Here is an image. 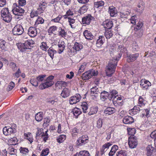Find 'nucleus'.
I'll use <instances>...</instances> for the list:
<instances>
[{"label":"nucleus","mask_w":156,"mask_h":156,"mask_svg":"<svg viewBox=\"0 0 156 156\" xmlns=\"http://www.w3.org/2000/svg\"><path fill=\"white\" fill-rule=\"evenodd\" d=\"M20 27L23 31L20 28V31H22V33L20 32V51L24 52L28 49H30L32 45L34 44V42L32 40H28L27 39L28 35L24 33L23 34V29L22 26L20 25Z\"/></svg>","instance_id":"obj_1"},{"label":"nucleus","mask_w":156,"mask_h":156,"mask_svg":"<svg viewBox=\"0 0 156 156\" xmlns=\"http://www.w3.org/2000/svg\"><path fill=\"white\" fill-rule=\"evenodd\" d=\"M117 62H115L114 60H110L109 62L108 65L106 67V76H111L114 73Z\"/></svg>","instance_id":"obj_2"},{"label":"nucleus","mask_w":156,"mask_h":156,"mask_svg":"<svg viewBox=\"0 0 156 156\" xmlns=\"http://www.w3.org/2000/svg\"><path fill=\"white\" fill-rule=\"evenodd\" d=\"M2 18L5 22L9 23L12 19V16L10 13L8 8H4L1 11Z\"/></svg>","instance_id":"obj_3"},{"label":"nucleus","mask_w":156,"mask_h":156,"mask_svg":"<svg viewBox=\"0 0 156 156\" xmlns=\"http://www.w3.org/2000/svg\"><path fill=\"white\" fill-rule=\"evenodd\" d=\"M98 73L97 70L92 69L85 72L82 75V79L84 80H87L93 76H96Z\"/></svg>","instance_id":"obj_4"},{"label":"nucleus","mask_w":156,"mask_h":156,"mask_svg":"<svg viewBox=\"0 0 156 156\" xmlns=\"http://www.w3.org/2000/svg\"><path fill=\"white\" fill-rule=\"evenodd\" d=\"M3 132L5 135L10 137L15 133V129L9 126H5L3 129Z\"/></svg>","instance_id":"obj_5"},{"label":"nucleus","mask_w":156,"mask_h":156,"mask_svg":"<svg viewBox=\"0 0 156 156\" xmlns=\"http://www.w3.org/2000/svg\"><path fill=\"white\" fill-rule=\"evenodd\" d=\"M128 144L130 148H135L137 145L136 138L135 136H130L129 138Z\"/></svg>","instance_id":"obj_6"},{"label":"nucleus","mask_w":156,"mask_h":156,"mask_svg":"<svg viewBox=\"0 0 156 156\" xmlns=\"http://www.w3.org/2000/svg\"><path fill=\"white\" fill-rule=\"evenodd\" d=\"M18 5L16 3H14L13 5V9H12L13 13L15 15V18H19L20 15V0L18 1Z\"/></svg>","instance_id":"obj_7"},{"label":"nucleus","mask_w":156,"mask_h":156,"mask_svg":"<svg viewBox=\"0 0 156 156\" xmlns=\"http://www.w3.org/2000/svg\"><path fill=\"white\" fill-rule=\"evenodd\" d=\"M81 98V96L79 94H76L75 95L71 97L69 100V103L73 105L79 102Z\"/></svg>","instance_id":"obj_8"},{"label":"nucleus","mask_w":156,"mask_h":156,"mask_svg":"<svg viewBox=\"0 0 156 156\" xmlns=\"http://www.w3.org/2000/svg\"><path fill=\"white\" fill-rule=\"evenodd\" d=\"M139 56L138 53L131 54L128 55L127 56V61L128 62H133L136 60Z\"/></svg>","instance_id":"obj_9"},{"label":"nucleus","mask_w":156,"mask_h":156,"mask_svg":"<svg viewBox=\"0 0 156 156\" xmlns=\"http://www.w3.org/2000/svg\"><path fill=\"white\" fill-rule=\"evenodd\" d=\"M140 85L141 87L146 89H148V87L151 85V83L148 80L143 79L140 81Z\"/></svg>","instance_id":"obj_10"},{"label":"nucleus","mask_w":156,"mask_h":156,"mask_svg":"<svg viewBox=\"0 0 156 156\" xmlns=\"http://www.w3.org/2000/svg\"><path fill=\"white\" fill-rule=\"evenodd\" d=\"M93 18H94L92 16L88 14L87 16L83 18L82 19V23L83 24H86L88 25Z\"/></svg>","instance_id":"obj_11"},{"label":"nucleus","mask_w":156,"mask_h":156,"mask_svg":"<svg viewBox=\"0 0 156 156\" xmlns=\"http://www.w3.org/2000/svg\"><path fill=\"white\" fill-rule=\"evenodd\" d=\"M54 83L53 81H48L46 80V82L43 83L41 84L39 86V88L43 90L46 88L50 87L53 85Z\"/></svg>","instance_id":"obj_12"},{"label":"nucleus","mask_w":156,"mask_h":156,"mask_svg":"<svg viewBox=\"0 0 156 156\" xmlns=\"http://www.w3.org/2000/svg\"><path fill=\"white\" fill-rule=\"evenodd\" d=\"M146 150L147 151V156H150L154 152H156L155 149L151 145H149L147 146L146 148Z\"/></svg>","instance_id":"obj_13"},{"label":"nucleus","mask_w":156,"mask_h":156,"mask_svg":"<svg viewBox=\"0 0 156 156\" xmlns=\"http://www.w3.org/2000/svg\"><path fill=\"white\" fill-rule=\"evenodd\" d=\"M144 3L142 1H140L137 5V11L138 12L141 13L144 9Z\"/></svg>","instance_id":"obj_14"},{"label":"nucleus","mask_w":156,"mask_h":156,"mask_svg":"<svg viewBox=\"0 0 156 156\" xmlns=\"http://www.w3.org/2000/svg\"><path fill=\"white\" fill-rule=\"evenodd\" d=\"M112 145V142H108L104 144L101 150V154H103L106 152L109 148V147Z\"/></svg>","instance_id":"obj_15"},{"label":"nucleus","mask_w":156,"mask_h":156,"mask_svg":"<svg viewBox=\"0 0 156 156\" xmlns=\"http://www.w3.org/2000/svg\"><path fill=\"white\" fill-rule=\"evenodd\" d=\"M122 121L126 124H131L134 122V119L131 116H127L123 118Z\"/></svg>","instance_id":"obj_16"},{"label":"nucleus","mask_w":156,"mask_h":156,"mask_svg":"<svg viewBox=\"0 0 156 156\" xmlns=\"http://www.w3.org/2000/svg\"><path fill=\"white\" fill-rule=\"evenodd\" d=\"M105 41V38L103 36H99L98 39L97 40L96 43V46L98 48H100L103 44Z\"/></svg>","instance_id":"obj_17"},{"label":"nucleus","mask_w":156,"mask_h":156,"mask_svg":"<svg viewBox=\"0 0 156 156\" xmlns=\"http://www.w3.org/2000/svg\"><path fill=\"white\" fill-rule=\"evenodd\" d=\"M115 112V110L114 108L108 107L104 111V113L106 115H110L113 114Z\"/></svg>","instance_id":"obj_18"},{"label":"nucleus","mask_w":156,"mask_h":156,"mask_svg":"<svg viewBox=\"0 0 156 156\" xmlns=\"http://www.w3.org/2000/svg\"><path fill=\"white\" fill-rule=\"evenodd\" d=\"M28 34L31 37H34L37 34L36 29L33 27H30L28 30Z\"/></svg>","instance_id":"obj_19"},{"label":"nucleus","mask_w":156,"mask_h":156,"mask_svg":"<svg viewBox=\"0 0 156 156\" xmlns=\"http://www.w3.org/2000/svg\"><path fill=\"white\" fill-rule=\"evenodd\" d=\"M83 34L85 38L87 39L92 40L94 37L91 32L87 30H85Z\"/></svg>","instance_id":"obj_20"},{"label":"nucleus","mask_w":156,"mask_h":156,"mask_svg":"<svg viewBox=\"0 0 156 156\" xmlns=\"http://www.w3.org/2000/svg\"><path fill=\"white\" fill-rule=\"evenodd\" d=\"M72 112L75 116L76 118H77L79 115L82 113L80 109L76 107L72 109Z\"/></svg>","instance_id":"obj_21"},{"label":"nucleus","mask_w":156,"mask_h":156,"mask_svg":"<svg viewBox=\"0 0 156 156\" xmlns=\"http://www.w3.org/2000/svg\"><path fill=\"white\" fill-rule=\"evenodd\" d=\"M103 25L105 28L110 29L113 26L112 22V21L107 20L103 22Z\"/></svg>","instance_id":"obj_22"},{"label":"nucleus","mask_w":156,"mask_h":156,"mask_svg":"<svg viewBox=\"0 0 156 156\" xmlns=\"http://www.w3.org/2000/svg\"><path fill=\"white\" fill-rule=\"evenodd\" d=\"M69 95V90L66 88H64L62 90L61 95L64 98L68 97Z\"/></svg>","instance_id":"obj_23"},{"label":"nucleus","mask_w":156,"mask_h":156,"mask_svg":"<svg viewBox=\"0 0 156 156\" xmlns=\"http://www.w3.org/2000/svg\"><path fill=\"white\" fill-rule=\"evenodd\" d=\"M108 12L111 16H114L116 15L117 11L115 8L113 6H110L109 8Z\"/></svg>","instance_id":"obj_24"},{"label":"nucleus","mask_w":156,"mask_h":156,"mask_svg":"<svg viewBox=\"0 0 156 156\" xmlns=\"http://www.w3.org/2000/svg\"><path fill=\"white\" fill-rule=\"evenodd\" d=\"M58 35L62 37H65L67 35V32H66L64 29L61 27H59L58 30Z\"/></svg>","instance_id":"obj_25"},{"label":"nucleus","mask_w":156,"mask_h":156,"mask_svg":"<svg viewBox=\"0 0 156 156\" xmlns=\"http://www.w3.org/2000/svg\"><path fill=\"white\" fill-rule=\"evenodd\" d=\"M43 116V113L42 112H40L35 114V118L37 122H40L42 120Z\"/></svg>","instance_id":"obj_26"},{"label":"nucleus","mask_w":156,"mask_h":156,"mask_svg":"<svg viewBox=\"0 0 156 156\" xmlns=\"http://www.w3.org/2000/svg\"><path fill=\"white\" fill-rule=\"evenodd\" d=\"M64 44L65 43L64 41H61L60 43H58V46L59 49L58 52L59 54L61 53L64 50L65 47Z\"/></svg>","instance_id":"obj_27"},{"label":"nucleus","mask_w":156,"mask_h":156,"mask_svg":"<svg viewBox=\"0 0 156 156\" xmlns=\"http://www.w3.org/2000/svg\"><path fill=\"white\" fill-rule=\"evenodd\" d=\"M118 149V147L117 145H114L112 147L111 149L108 154L109 156H113Z\"/></svg>","instance_id":"obj_28"},{"label":"nucleus","mask_w":156,"mask_h":156,"mask_svg":"<svg viewBox=\"0 0 156 156\" xmlns=\"http://www.w3.org/2000/svg\"><path fill=\"white\" fill-rule=\"evenodd\" d=\"M83 48V45L79 43L76 42L73 47V49L76 51H79Z\"/></svg>","instance_id":"obj_29"},{"label":"nucleus","mask_w":156,"mask_h":156,"mask_svg":"<svg viewBox=\"0 0 156 156\" xmlns=\"http://www.w3.org/2000/svg\"><path fill=\"white\" fill-rule=\"evenodd\" d=\"M88 139H85L83 140L82 138H79L76 141V144L78 146H80L83 145V144H85L87 142L86 141Z\"/></svg>","instance_id":"obj_30"},{"label":"nucleus","mask_w":156,"mask_h":156,"mask_svg":"<svg viewBox=\"0 0 156 156\" xmlns=\"http://www.w3.org/2000/svg\"><path fill=\"white\" fill-rule=\"evenodd\" d=\"M47 3L44 2H40L39 4V7L37 9L38 10H40L42 9V10L40 12V13H42L43 12L44 10L45 9V8L47 7Z\"/></svg>","instance_id":"obj_31"},{"label":"nucleus","mask_w":156,"mask_h":156,"mask_svg":"<svg viewBox=\"0 0 156 156\" xmlns=\"http://www.w3.org/2000/svg\"><path fill=\"white\" fill-rule=\"evenodd\" d=\"M48 52V55L52 59L53 58L54 54H56L57 52L56 51L54 50L52 47L49 48Z\"/></svg>","instance_id":"obj_32"},{"label":"nucleus","mask_w":156,"mask_h":156,"mask_svg":"<svg viewBox=\"0 0 156 156\" xmlns=\"http://www.w3.org/2000/svg\"><path fill=\"white\" fill-rule=\"evenodd\" d=\"M18 141L17 138L16 137H13V138H10V139L8 140L9 144L10 145H16Z\"/></svg>","instance_id":"obj_33"},{"label":"nucleus","mask_w":156,"mask_h":156,"mask_svg":"<svg viewBox=\"0 0 156 156\" xmlns=\"http://www.w3.org/2000/svg\"><path fill=\"white\" fill-rule=\"evenodd\" d=\"M117 93V92L115 90H113L110 93L109 96H111V98H113V101L114 103L115 101V99L117 96V95H116Z\"/></svg>","instance_id":"obj_34"},{"label":"nucleus","mask_w":156,"mask_h":156,"mask_svg":"<svg viewBox=\"0 0 156 156\" xmlns=\"http://www.w3.org/2000/svg\"><path fill=\"white\" fill-rule=\"evenodd\" d=\"M88 5L87 4L83 5L80 9L79 12L81 14H83L86 12L88 9Z\"/></svg>","instance_id":"obj_35"},{"label":"nucleus","mask_w":156,"mask_h":156,"mask_svg":"<svg viewBox=\"0 0 156 156\" xmlns=\"http://www.w3.org/2000/svg\"><path fill=\"white\" fill-rule=\"evenodd\" d=\"M20 26L19 25H16L13 28L12 30V33L14 35H20V28L19 27Z\"/></svg>","instance_id":"obj_36"},{"label":"nucleus","mask_w":156,"mask_h":156,"mask_svg":"<svg viewBox=\"0 0 156 156\" xmlns=\"http://www.w3.org/2000/svg\"><path fill=\"white\" fill-rule=\"evenodd\" d=\"M100 94V92L98 91V89L97 87H94L91 89V94L92 96H95L93 94Z\"/></svg>","instance_id":"obj_37"},{"label":"nucleus","mask_w":156,"mask_h":156,"mask_svg":"<svg viewBox=\"0 0 156 156\" xmlns=\"http://www.w3.org/2000/svg\"><path fill=\"white\" fill-rule=\"evenodd\" d=\"M105 35L107 39H109L113 35L112 32L111 30H107L105 32Z\"/></svg>","instance_id":"obj_38"},{"label":"nucleus","mask_w":156,"mask_h":156,"mask_svg":"<svg viewBox=\"0 0 156 156\" xmlns=\"http://www.w3.org/2000/svg\"><path fill=\"white\" fill-rule=\"evenodd\" d=\"M98 110V108L97 106L91 108L90 111L88 113V114L89 115H90L96 114Z\"/></svg>","instance_id":"obj_39"},{"label":"nucleus","mask_w":156,"mask_h":156,"mask_svg":"<svg viewBox=\"0 0 156 156\" xmlns=\"http://www.w3.org/2000/svg\"><path fill=\"white\" fill-rule=\"evenodd\" d=\"M29 152V150L27 148L20 147V153L23 155H25Z\"/></svg>","instance_id":"obj_40"},{"label":"nucleus","mask_w":156,"mask_h":156,"mask_svg":"<svg viewBox=\"0 0 156 156\" xmlns=\"http://www.w3.org/2000/svg\"><path fill=\"white\" fill-rule=\"evenodd\" d=\"M118 49L119 51H120L122 53L124 52L127 53V52L126 48L123 45H119L118 47Z\"/></svg>","instance_id":"obj_41"},{"label":"nucleus","mask_w":156,"mask_h":156,"mask_svg":"<svg viewBox=\"0 0 156 156\" xmlns=\"http://www.w3.org/2000/svg\"><path fill=\"white\" fill-rule=\"evenodd\" d=\"M105 4L104 2L101 1L95 2L94 3V6L96 8H98L104 5Z\"/></svg>","instance_id":"obj_42"},{"label":"nucleus","mask_w":156,"mask_h":156,"mask_svg":"<svg viewBox=\"0 0 156 156\" xmlns=\"http://www.w3.org/2000/svg\"><path fill=\"white\" fill-rule=\"evenodd\" d=\"M66 138V135H61L59 136L58 138L57 139V141L59 143H62L65 140Z\"/></svg>","instance_id":"obj_43"},{"label":"nucleus","mask_w":156,"mask_h":156,"mask_svg":"<svg viewBox=\"0 0 156 156\" xmlns=\"http://www.w3.org/2000/svg\"><path fill=\"white\" fill-rule=\"evenodd\" d=\"M101 94V99H103L102 100L105 101L106 99V98L108 95V93L106 91H104L101 93L100 92Z\"/></svg>","instance_id":"obj_44"},{"label":"nucleus","mask_w":156,"mask_h":156,"mask_svg":"<svg viewBox=\"0 0 156 156\" xmlns=\"http://www.w3.org/2000/svg\"><path fill=\"white\" fill-rule=\"evenodd\" d=\"M86 67V64L85 63H83L80 67L78 73L79 74H80L81 73L83 72Z\"/></svg>","instance_id":"obj_45"},{"label":"nucleus","mask_w":156,"mask_h":156,"mask_svg":"<svg viewBox=\"0 0 156 156\" xmlns=\"http://www.w3.org/2000/svg\"><path fill=\"white\" fill-rule=\"evenodd\" d=\"M57 27L55 26H53L49 27L48 30V32L49 33H53L57 30Z\"/></svg>","instance_id":"obj_46"},{"label":"nucleus","mask_w":156,"mask_h":156,"mask_svg":"<svg viewBox=\"0 0 156 156\" xmlns=\"http://www.w3.org/2000/svg\"><path fill=\"white\" fill-rule=\"evenodd\" d=\"M128 133L129 135H131L130 136H134V135L136 132V129L134 128H128Z\"/></svg>","instance_id":"obj_47"},{"label":"nucleus","mask_w":156,"mask_h":156,"mask_svg":"<svg viewBox=\"0 0 156 156\" xmlns=\"http://www.w3.org/2000/svg\"><path fill=\"white\" fill-rule=\"evenodd\" d=\"M132 51H133L135 53L139 50V48L137 44L136 43H133L132 44Z\"/></svg>","instance_id":"obj_48"},{"label":"nucleus","mask_w":156,"mask_h":156,"mask_svg":"<svg viewBox=\"0 0 156 156\" xmlns=\"http://www.w3.org/2000/svg\"><path fill=\"white\" fill-rule=\"evenodd\" d=\"M30 83L34 86L37 87L38 85V82L37 80V78L36 79H31L30 80Z\"/></svg>","instance_id":"obj_49"},{"label":"nucleus","mask_w":156,"mask_h":156,"mask_svg":"<svg viewBox=\"0 0 156 156\" xmlns=\"http://www.w3.org/2000/svg\"><path fill=\"white\" fill-rule=\"evenodd\" d=\"M5 43L6 42L5 41L2 40H0V47L2 49L5 50L6 48Z\"/></svg>","instance_id":"obj_50"},{"label":"nucleus","mask_w":156,"mask_h":156,"mask_svg":"<svg viewBox=\"0 0 156 156\" xmlns=\"http://www.w3.org/2000/svg\"><path fill=\"white\" fill-rule=\"evenodd\" d=\"M129 14V12L125 11L121 13L120 16L121 18H127Z\"/></svg>","instance_id":"obj_51"},{"label":"nucleus","mask_w":156,"mask_h":156,"mask_svg":"<svg viewBox=\"0 0 156 156\" xmlns=\"http://www.w3.org/2000/svg\"><path fill=\"white\" fill-rule=\"evenodd\" d=\"M46 76V75H41L37 76V79L38 83L40 82H42L44 80V78H45Z\"/></svg>","instance_id":"obj_52"},{"label":"nucleus","mask_w":156,"mask_h":156,"mask_svg":"<svg viewBox=\"0 0 156 156\" xmlns=\"http://www.w3.org/2000/svg\"><path fill=\"white\" fill-rule=\"evenodd\" d=\"M69 20L68 22L69 23V24L71 27L72 28H74L73 24L75 23V20L73 18H71L70 17H68Z\"/></svg>","instance_id":"obj_53"},{"label":"nucleus","mask_w":156,"mask_h":156,"mask_svg":"<svg viewBox=\"0 0 156 156\" xmlns=\"http://www.w3.org/2000/svg\"><path fill=\"white\" fill-rule=\"evenodd\" d=\"M80 156H90L89 152L87 151H80Z\"/></svg>","instance_id":"obj_54"},{"label":"nucleus","mask_w":156,"mask_h":156,"mask_svg":"<svg viewBox=\"0 0 156 156\" xmlns=\"http://www.w3.org/2000/svg\"><path fill=\"white\" fill-rule=\"evenodd\" d=\"M73 12L69 9L66 12V14L64 15L63 17L65 19H66L68 18V17H69V16H72L73 15Z\"/></svg>","instance_id":"obj_55"},{"label":"nucleus","mask_w":156,"mask_h":156,"mask_svg":"<svg viewBox=\"0 0 156 156\" xmlns=\"http://www.w3.org/2000/svg\"><path fill=\"white\" fill-rule=\"evenodd\" d=\"M44 21V20L42 17H39L36 20L35 24L38 25L39 23H43Z\"/></svg>","instance_id":"obj_56"},{"label":"nucleus","mask_w":156,"mask_h":156,"mask_svg":"<svg viewBox=\"0 0 156 156\" xmlns=\"http://www.w3.org/2000/svg\"><path fill=\"white\" fill-rule=\"evenodd\" d=\"M15 84L14 82H11L8 86L7 88V90L9 91L11 90L14 87Z\"/></svg>","instance_id":"obj_57"},{"label":"nucleus","mask_w":156,"mask_h":156,"mask_svg":"<svg viewBox=\"0 0 156 156\" xmlns=\"http://www.w3.org/2000/svg\"><path fill=\"white\" fill-rule=\"evenodd\" d=\"M49 153V149L48 148H46L43 150L41 153V154L43 156L47 155Z\"/></svg>","instance_id":"obj_58"},{"label":"nucleus","mask_w":156,"mask_h":156,"mask_svg":"<svg viewBox=\"0 0 156 156\" xmlns=\"http://www.w3.org/2000/svg\"><path fill=\"white\" fill-rule=\"evenodd\" d=\"M138 104L140 107H141L144 105V100L141 96H140L139 98Z\"/></svg>","instance_id":"obj_59"},{"label":"nucleus","mask_w":156,"mask_h":156,"mask_svg":"<svg viewBox=\"0 0 156 156\" xmlns=\"http://www.w3.org/2000/svg\"><path fill=\"white\" fill-rule=\"evenodd\" d=\"M143 25V23L141 22H139L137 24L136 27L134 28L135 31H137L142 27Z\"/></svg>","instance_id":"obj_60"},{"label":"nucleus","mask_w":156,"mask_h":156,"mask_svg":"<svg viewBox=\"0 0 156 156\" xmlns=\"http://www.w3.org/2000/svg\"><path fill=\"white\" fill-rule=\"evenodd\" d=\"M41 47L43 50L45 51H46L49 47L47 46L46 43L44 42H42V45L41 46Z\"/></svg>","instance_id":"obj_61"},{"label":"nucleus","mask_w":156,"mask_h":156,"mask_svg":"<svg viewBox=\"0 0 156 156\" xmlns=\"http://www.w3.org/2000/svg\"><path fill=\"white\" fill-rule=\"evenodd\" d=\"M126 152L125 151H121L118 152L117 156H126Z\"/></svg>","instance_id":"obj_62"},{"label":"nucleus","mask_w":156,"mask_h":156,"mask_svg":"<svg viewBox=\"0 0 156 156\" xmlns=\"http://www.w3.org/2000/svg\"><path fill=\"white\" fill-rule=\"evenodd\" d=\"M102 119L101 118H99L97 122V127L98 128H100L102 127Z\"/></svg>","instance_id":"obj_63"},{"label":"nucleus","mask_w":156,"mask_h":156,"mask_svg":"<svg viewBox=\"0 0 156 156\" xmlns=\"http://www.w3.org/2000/svg\"><path fill=\"white\" fill-rule=\"evenodd\" d=\"M9 66L13 70H15L17 69L16 63L13 62H11L9 64Z\"/></svg>","instance_id":"obj_64"}]
</instances>
